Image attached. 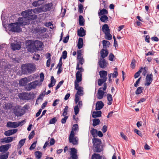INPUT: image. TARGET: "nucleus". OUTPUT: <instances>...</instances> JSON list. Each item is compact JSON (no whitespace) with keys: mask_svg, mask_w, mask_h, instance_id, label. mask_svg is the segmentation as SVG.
I'll list each match as a JSON object with an SVG mask.
<instances>
[{"mask_svg":"<svg viewBox=\"0 0 159 159\" xmlns=\"http://www.w3.org/2000/svg\"><path fill=\"white\" fill-rule=\"evenodd\" d=\"M32 12H33L32 9L31 10L29 9L23 11L21 14L23 16V17L19 18L18 21L28 22V23L27 24H29L30 20L32 19L33 18H35V15H31Z\"/></svg>","mask_w":159,"mask_h":159,"instance_id":"1","label":"nucleus"},{"mask_svg":"<svg viewBox=\"0 0 159 159\" xmlns=\"http://www.w3.org/2000/svg\"><path fill=\"white\" fill-rule=\"evenodd\" d=\"M26 45L28 50L30 52H32L33 50V44L37 50H41L42 48L43 43L40 41L35 40L34 43L31 40H28L26 41Z\"/></svg>","mask_w":159,"mask_h":159,"instance_id":"2","label":"nucleus"},{"mask_svg":"<svg viewBox=\"0 0 159 159\" xmlns=\"http://www.w3.org/2000/svg\"><path fill=\"white\" fill-rule=\"evenodd\" d=\"M28 23V22L18 21V22L9 24L8 27L10 31L13 32H19L21 31L20 27L27 25Z\"/></svg>","mask_w":159,"mask_h":159,"instance_id":"3","label":"nucleus"},{"mask_svg":"<svg viewBox=\"0 0 159 159\" xmlns=\"http://www.w3.org/2000/svg\"><path fill=\"white\" fill-rule=\"evenodd\" d=\"M22 69L24 74L31 73L36 68L35 65L33 64L28 63L23 64L21 66Z\"/></svg>","mask_w":159,"mask_h":159,"instance_id":"4","label":"nucleus"},{"mask_svg":"<svg viewBox=\"0 0 159 159\" xmlns=\"http://www.w3.org/2000/svg\"><path fill=\"white\" fill-rule=\"evenodd\" d=\"M75 89L77 90V93L75 95V102L76 103H77L80 100V96L83 95V88L82 87L79 86V84L76 82L75 83Z\"/></svg>","mask_w":159,"mask_h":159,"instance_id":"5","label":"nucleus"},{"mask_svg":"<svg viewBox=\"0 0 159 159\" xmlns=\"http://www.w3.org/2000/svg\"><path fill=\"white\" fill-rule=\"evenodd\" d=\"M17 39V38L15 37H11L10 39V40L12 43L11 44V47L13 50H19L21 47L20 43L16 41Z\"/></svg>","mask_w":159,"mask_h":159,"instance_id":"6","label":"nucleus"},{"mask_svg":"<svg viewBox=\"0 0 159 159\" xmlns=\"http://www.w3.org/2000/svg\"><path fill=\"white\" fill-rule=\"evenodd\" d=\"M102 31L105 34L106 39L108 40L112 39V36L110 34V30L107 24H105L102 26Z\"/></svg>","mask_w":159,"mask_h":159,"instance_id":"7","label":"nucleus"},{"mask_svg":"<svg viewBox=\"0 0 159 159\" xmlns=\"http://www.w3.org/2000/svg\"><path fill=\"white\" fill-rule=\"evenodd\" d=\"M107 84L104 83L103 84V87L100 88L98 90L97 93V98L99 99H102L104 97L105 93H106L105 91L107 89Z\"/></svg>","mask_w":159,"mask_h":159,"instance_id":"8","label":"nucleus"},{"mask_svg":"<svg viewBox=\"0 0 159 159\" xmlns=\"http://www.w3.org/2000/svg\"><path fill=\"white\" fill-rule=\"evenodd\" d=\"M25 122V121L24 120L20 122H12L9 121L7 123V126L10 128H16L20 125H22Z\"/></svg>","mask_w":159,"mask_h":159,"instance_id":"9","label":"nucleus"},{"mask_svg":"<svg viewBox=\"0 0 159 159\" xmlns=\"http://www.w3.org/2000/svg\"><path fill=\"white\" fill-rule=\"evenodd\" d=\"M12 109L14 114L16 116H20L24 114V113L22 112L23 110L19 105H16Z\"/></svg>","mask_w":159,"mask_h":159,"instance_id":"10","label":"nucleus"},{"mask_svg":"<svg viewBox=\"0 0 159 159\" xmlns=\"http://www.w3.org/2000/svg\"><path fill=\"white\" fill-rule=\"evenodd\" d=\"M75 134L70 133L69 137V141L70 143H72L74 145H76L78 144V139L75 136Z\"/></svg>","mask_w":159,"mask_h":159,"instance_id":"11","label":"nucleus"},{"mask_svg":"<svg viewBox=\"0 0 159 159\" xmlns=\"http://www.w3.org/2000/svg\"><path fill=\"white\" fill-rule=\"evenodd\" d=\"M153 80V75L152 74L147 75L145 79V82L144 84L145 86H149Z\"/></svg>","mask_w":159,"mask_h":159,"instance_id":"12","label":"nucleus"},{"mask_svg":"<svg viewBox=\"0 0 159 159\" xmlns=\"http://www.w3.org/2000/svg\"><path fill=\"white\" fill-rule=\"evenodd\" d=\"M39 84V82L38 81L36 80L34 82H32L30 83L28 85L29 90H31L32 89H35L36 86Z\"/></svg>","mask_w":159,"mask_h":159,"instance_id":"13","label":"nucleus"},{"mask_svg":"<svg viewBox=\"0 0 159 159\" xmlns=\"http://www.w3.org/2000/svg\"><path fill=\"white\" fill-rule=\"evenodd\" d=\"M11 146V144H7L5 145H2L0 146V152L5 153L7 152Z\"/></svg>","mask_w":159,"mask_h":159,"instance_id":"14","label":"nucleus"},{"mask_svg":"<svg viewBox=\"0 0 159 159\" xmlns=\"http://www.w3.org/2000/svg\"><path fill=\"white\" fill-rule=\"evenodd\" d=\"M71 152L70 154L71 157L72 159H78V157L77 154V150L75 148H70Z\"/></svg>","mask_w":159,"mask_h":159,"instance_id":"15","label":"nucleus"},{"mask_svg":"<svg viewBox=\"0 0 159 159\" xmlns=\"http://www.w3.org/2000/svg\"><path fill=\"white\" fill-rule=\"evenodd\" d=\"M30 80L27 78H24L19 81V84L21 86H25L26 85L27 83L30 82Z\"/></svg>","mask_w":159,"mask_h":159,"instance_id":"16","label":"nucleus"},{"mask_svg":"<svg viewBox=\"0 0 159 159\" xmlns=\"http://www.w3.org/2000/svg\"><path fill=\"white\" fill-rule=\"evenodd\" d=\"M53 4L51 2L45 4L43 6V9L44 10V12H46L47 11H50L51 9V7L52 6Z\"/></svg>","mask_w":159,"mask_h":159,"instance_id":"17","label":"nucleus"},{"mask_svg":"<svg viewBox=\"0 0 159 159\" xmlns=\"http://www.w3.org/2000/svg\"><path fill=\"white\" fill-rule=\"evenodd\" d=\"M82 74L80 71H77L76 74V80L75 81V82L78 84L82 80Z\"/></svg>","mask_w":159,"mask_h":159,"instance_id":"18","label":"nucleus"},{"mask_svg":"<svg viewBox=\"0 0 159 159\" xmlns=\"http://www.w3.org/2000/svg\"><path fill=\"white\" fill-rule=\"evenodd\" d=\"M20 97L22 96V98L29 100L31 99V95L30 93H23L20 94Z\"/></svg>","mask_w":159,"mask_h":159,"instance_id":"19","label":"nucleus"},{"mask_svg":"<svg viewBox=\"0 0 159 159\" xmlns=\"http://www.w3.org/2000/svg\"><path fill=\"white\" fill-rule=\"evenodd\" d=\"M99 65L100 67L102 68L106 67L107 65V62L105 61L104 59L101 58L98 62Z\"/></svg>","mask_w":159,"mask_h":159,"instance_id":"20","label":"nucleus"},{"mask_svg":"<svg viewBox=\"0 0 159 159\" xmlns=\"http://www.w3.org/2000/svg\"><path fill=\"white\" fill-rule=\"evenodd\" d=\"M17 131V129L9 130L5 131L4 133V134L6 136H9L16 133Z\"/></svg>","mask_w":159,"mask_h":159,"instance_id":"21","label":"nucleus"},{"mask_svg":"<svg viewBox=\"0 0 159 159\" xmlns=\"http://www.w3.org/2000/svg\"><path fill=\"white\" fill-rule=\"evenodd\" d=\"M99 75H100V77L102 79H105L106 80L107 79V72L105 70L100 71L99 72Z\"/></svg>","mask_w":159,"mask_h":159,"instance_id":"22","label":"nucleus"},{"mask_svg":"<svg viewBox=\"0 0 159 159\" xmlns=\"http://www.w3.org/2000/svg\"><path fill=\"white\" fill-rule=\"evenodd\" d=\"M104 104L102 101L98 102L96 104V110H100L102 109L104 106Z\"/></svg>","mask_w":159,"mask_h":159,"instance_id":"23","label":"nucleus"},{"mask_svg":"<svg viewBox=\"0 0 159 159\" xmlns=\"http://www.w3.org/2000/svg\"><path fill=\"white\" fill-rule=\"evenodd\" d=\"M77 34L80 37H83L85 35V31L83 27H81L80 30H78Z\"/></svg>","mask_w":159,"mask_h":159,"instance_id":"24","label":"nucleus"},{"mask_svg":"<svg viewBox=\"0 0 159 159\" xmlns=\"http://www.w3.org/2000/svg\"><path fill=\"white\" fill-rule=\"evenodd\" d=\"M32 11L34 13L44 12L43 6L39 7H37L34 9H32Z\"/></svg>","mask_w":159,"mask_h":159,"instance_id":"25","label":"nucleus"},{"mask_svg":"<svg viewBox=\"0 0 159 159\" xmlns=\"http://www.w3.org/2000/svg\"><path fill=\"white\" fill-rule=\"evenodd\" d=\"M93 146L98 145L101 144V141L100 139L94 138L92 139Z\"/></svg>","mask_w":159,"mask_h":159,"instance_id":"26","label":"nucleus"},{"mask_svg":"<svg viewBox=\"0 0 159 159\" xmlns=\"http://www.w3.org/2000/svg\"><path fill=\"white\" fill-rule=\"evenodd\" d=\"M79 130L78 126L77 124L74 125L72 127V130L70 133L75 134L76 132H78Z\"/></svg>","mask_w":159,"mask_h":159,"instance_id":"27","label":"nucleus"},{"mask_svg":"<svg viewBox=\"0 0 159 159\" xmlns=\"http://www.w3.org/2000/svg\"><path fill=\"white\" fill-rule=\"evenodd\" d=\"M107 98L108 101L107 104L110 105L112 104L113 101L112 96L110 94H107Z\"/></svg>","mask_w":159,"mask_h":159,"instance_id":"28","label":"nucleus"},{"mask_svg":"<svg viewBox=\"0 0 159 159\" xmlns=\"http://www.w3.org/2000/svg\"><path fill=\"white\" fill-rule=\"evenodd\" d=\"M108 53V52L105 49H102L100 52L102 58L104 59V58L106 57Z\"/></svg>","mask_w":159,"mask_h":159,"instance_id":"29","label":"nucleus"},{"mask_svg":"<svg viewBox=\"0 0 159 159\" xmlns=\"http://www.w3.org/2000/svg\"><path fill=\"white\" fill-rule=\"evenodd\" d=\"M102 112L101 111H99L93 112L92 117L93 118H96L101 116Z\"/></svg>","mask_w":159,"mask_h":159,"instance_id":"30","label":"nucleus"},{"mask_svg":"<svg viewBox=\"0 0 159 159\" xmlns=\"http://www.w3.org/2000/svg\"><path fill=\"white\" fill-rule=\"evenodd\" d=\"M108 12L107 11L106 9H102L100 10L98 12V15L99 16L106 15L107 14Z\"/></svg>","mask_w":159,"mask_h":159,"instance_id":"31","label":"nucleus"},{"mask_svg":"<svg viewBox=\"0 0 159 159\" xmlns=\"http://www.w3.org/2000/svg\"><path fill=\"white\" fill-rule=\"evenodd\" d=\"M83 45V39L82 38H79L77 44L78 48L79 49L82 48Z\"/></svg>","mask_w":159,"mask_h":159,"instance_id":"32","label":"nucleus"},{"mask_svg":"<svg viewBox=\"0 0 159 159\" xmlns=\"http://www.w3.org/2000/svg\"><path fill=\"white\" fill-rule=\"evenodd\" d=\"M148 68L147 67H145L143 68L141 67V69H140V70H141V73L142 72V75H143L144 76H145L146 74L148 72Z\"/></svg>","mask_w":159,"mask_h":159,"instance_id":"33","label":"nucleus"},{"mask_svg":"<svg viewBox=\"0 0 159 159\" xmlns=\"http://www.w3.org/2000/svg\"><path fill=\"white\" fill-rule=\"evenodd\" d=\"M100 20L103 22H106L108 20L107 16L106 15L102 16L100 18Z\"/></svg>","mask_w":159,"mask_h":159,"instance_id":"34","label":"nucleus"},{"mask_svg":"<svg viewBox=\"0 0 159 159\" xmlns=\"http://www.w3.org/2000/svg\"><path fill=\"white\" fill-rule=\"evenodd\" d=\"M79 24L80 25L83 26L84 25V20L81 15L79 16Z\"/></svg>","mask_w":159,"mask_h":159,"instance_id":"35","label":"nucleus"},{"mask_svg":"<svg viewBox=\"0 0 159 159\" xmlns=\"http://www.w3.org/2000/svg\"><path fill=\"white\" fill-rule=\"evenodd\" d=\"M90 132L93 137H95L97 136V131L96 129L93 128L90 131Z\"/></svg>","mask_w":159,"mask_h":159,"instance_id":"36","label":"nucleus"},{"mask_svg":"<svg viewBox=\"0 0 159 159\" xmlns=\"http://www.w3.org/2000/svg\"><path fill=\"white\" fill-rule=\"evenodd\" d=\"M102 44L103 48H106L109 47L110 43L108 41L103 40L102 41Z\"/></svg>","mask_w":159,"mask_h":159,"instance_id":"37","label":"nucleus"},{"mask_svg":"<svg viewBox=\"0 0 159 159\" xmlns=\"http://www.w3.org/2000/svg\"><path fill=\"white\" fill-rule=\"evenodd\" d=\"M9 152H6L5 154L0 155V159H7L8 157Z\"/></svg>","mask_w":159,"mask_h":159,"instance_id":"38","label":"nucleus"},{"mask_svg":"<svg viewBox=\"0 0 159 159\" xmlns=\"http://www.w3.org/2000/svg\"><path fill=\"white\" fill-rule=\"evenodd\" d=\"M25 141V139H21L19 142L18 147L19 148H20L24 144Z\"/></svg>","mask_w":159,"mask_h":159,"instance_id":"39","label":"nucleus"},{"mask_svg":"<svg viewBox=\"0 0 159 159\" xmlns=\"http://www.w3.org/2000/svg\"><path fill=\"white\" fill-rule=\"evenodd\" d=\"M35 155L36 157L38 159H40L41 158L42 153L40 151H36L35 152Z\"/></svg>","mask_w":159,"mask_h":159,"instance_id":"40","label":"nucleus"},{"mask_svg":"<svg viewBox=\"0 0 159 159\" xmlns=\"http://www.w3.org/2000/svg\"><path fill=\"white\" fill-rule=\"evenodd\" d=\"M93 126H95L98 125L100 122V120L98 119L95 118L93 120Z\"/></svg>","mask_w":159,"mask_h":159,"instance_id":"41","label":"nucleus"},{"mask_svg":"<svg viewBox=\"0 0 159 159\" xmlns=\"http://www.w3.org/2000/svg\"><path fill=\"white\" fill-rule=\"evenodd\" d=\"M95 151L97 152H100L102 151L101 145L94 146Z\"/></svg>","mask_w":159,"mask_h":159,"instance_id":"42","label":"nucleus"},{"mask_svg":"<svg viewBox=\"0 0 159 159\" xmlns=\"http://www.w3.org/2000/svg\"><path fill=\"white\" fill-rule=\"evenodd\" d=\"M101 157L99 154L95 153L93 155L92 157V159H101Z\"/></svg>","mask_w":159,"mask_h":159,"instance_id":"43","label":"nucleus"},{"mask_svg":"<svg viewBox=\"0 0 159 159\" xmlns=\"http://www.w3.org/2000/svg\"><path fill=\"white\" fill-rule=\"evenodd\" d=\"M40 0L35 1L32 3V5L34 7H37L41 5L40 3Z\"/></svg>","mask_w":159,"mask_h":159,"instance_id":"44","label":"nucleus"},{"mask_svg":"<svg viewBox=\"0 0 159 159\" xmlns=\"http://www.w3.org/2000/svg\"><path fill=\"white\" fill-rule=\"evenodd\" d=\"M12 107V104L10 103H8L6 104L4 107V109L6 110L10 109Z\"/></svg>","mask_w":159,"mask_h":159,"instance_id":"45","label":"nucleus"},{"mask_svg":"<svg viewBox=\"0 0 159 159\" xmlns=\"http://www.w3.org/2000/svg\"><path fill=\"white\" fill-rule=\"evenodd\" d=\"M143 89V88L141 87H138L135 91V93L136 94H139L142 92V91Z\"/></svg>","mask_w":159,"mask_h":159,"instance_id":"46","label":"nucleus"},{"mask_svg":"<svg viewBox=\"0 0 159 159\" xmlns=\"http://www.w3.org/2000/svg\"><path fill=\"white\" fill-rule=\"evenodd\" d=\"M106 81V80L105 79H98V85L100 86H101L104 82Z\"/></svg>","mask_w":159,"mask_h":159,"instance_id":"47","label":"nucleus"},{"mask_svg":"<svg viewBox=\"0 0 159 159\" xmlns=\"http://www.w3.org/2000/svg\"><path fill=\"white\" fill-rule=\"evenodd\" d=\"M80 65L79 63H77L76 69L78 70V71H80V73L83 72L84 70L82 68V66L79 67Z\"/></svg>","mask_w":159,"mask_h":159,"instance_id":"48","label":"nucleus"},{"mask_svg":"<svg viewBox=\"0 0 159 159\" xmlns=\"http://www.w3.org/2000/svg\"><path fill=\"white\" fill-rule=\"evenodd\" d=\"M78 10L80 13H82L83 11V6L81 4H80L78 5Z\"/></svg>","mask_w":159,"mask_h":159,"instance_id":"49","label":"nucleus"},{"mask_svg":"<svg viewBox=\"0 0 159 159\" xmlns=\"http://www.w3.org/2000/svg\"><path fill=\"white\" fill-rule=\"evenodd\" d=\"M68 108V107L67 106H66L64 110V111L62 114V116H66L67 114V110Z\"/></svg>","mask_w":159,"mask_h":159,"instance_id":"50","label":"nucleus"},{"mask_svg":"<svg viewBox=\"0 0 159 159\" xmlns=\"http://www.w3.org/2000/svg\"><path fill=\"white\" fill-rule=\"evenodd\" d=\"M79 107H78V105L75 106L74 108V110L75 115H77L79 113Z\"/></svg>","mask_w":159,"mask_h":159,"instance_id":"51","label":"nucleus"},{"mask_svg":"<svg viewBox=\"0 0 159 159\" xmlns=\"http://www.w3.org/2000/svg\"><path fill=\"white\" fill-rule=\"evenodd\" d=\"M81 50H80L78 52L77 59L78 60L83 58L82 54L81 53Z\"/></svg>","mask_w":159,"mask_h":159,"instance_id":"52","label":"nucleus"},{"mask_svg":"<svg viewBox=\"0 0 159 159\" xmlns=\"http://www.w3.org/2000/svg\"><path fill=\"white\" fill-rule=\"evenodd\" d=\"M48 54L49 55V58L47 61L46 63V66L47 67H49L50 66V64L51 58L50 57V53H48Z\"/></svg>","mask_w":159,"mask_h":159,"instance_id":"53","label":"nucleus"},{"mask_svg":"<svg viewBox=\"0 0 159 159\" xmlns=\"http://www.w3.org/2000/svg\"><path fill=\"white\" fill-rule=\"evenodd\" d=\"M37 143V141H35V142L33 143L31 145L30 147V150H33L35 148L36 146V144Z\"/></svg>","mask_w":159,"mask_h":159,"instance_id":"54","label":"nucleus"},{"mask_svg":"<svg viewBox=\"0 0 159 159\" xmlns=\"http://www.w3.org/2000/svg\"><path fill=\"white\" fill-rule=\"evenodd\" d=\"M63 82L64 81L63 80H62L60 81L56 87V90H57L58 89H59L61 87V86Z\"/></svg>","mask_w":159,"mask_h":159,"instance_id":"55","label":"nucleus"},{"mask_svg":"<svg viewBox=\"0 0 159 159\" xmlns=\"http://www.w3.org/2000/svg\"><path fill=\"white\" fill-rule=\"evenodd\" d=\"M134 131L135 133H136L139 135L140 136H142V133L139 130H138L136 129H134Z\"/></svg>","mask_w":159,"mask_h":159,"instance_id":"56","label":"nucleus"},{"mask_svg":"<svg viewBox=\"0 0 159 159\" xmlns=\"http://www.w3.org/2000/svg\"><path fill=\"white\" fill-rule=\"evenodd\" d=\"M57 121V119L55 117H54L51 119L49 122L50 124H54Z\"/></svg>","mask_w":159,"mask_h":159,"instance_id":"57","label":"nucleus"},{"mask_svg":"<svg viewBox=\"0 0 159 159\" xmlns=\"http://www.w3.org/2000/svg\"><path fill=\"white\" fill-rule=\"evenodd\" d=\"M67 52L66 51H64L62 52V57L64 59H65L67 57Z\"/></svg>","mask_w":159,"mask_h":159,"instance_id":"58","label":"nucleus"},{"mask_svg":"<svg viewBox=\"0 0 159 159\" xmlns=\"http://www.w3.org/2000/svg\"><path fill=\"white\" fill-rule=\"evenodd\" d=\"M135 61L134 60H132L131 64V67L133 69H134L135 66Z\"/></svg>","mask_w":159,"mask_h":159,"instance_id":"59","label":"nucleus"},{"mask_svg":"<svg viewBox=\"0 0 159 159\" xmlns=\"http://www.w3.org/2000/svg\"><path fill=\"white\" fill-rule=\"evenodd\" d=\"M39 55L38 54H35L34 55V57H33V58L34 59L36 60H38L39 59Z\"/></svg>","mask_w":159,"mask_h":159,"instance_id":"60","label":"nucleus"},{"mask_svg":"<svg viewBox=\"0 0 159 159\" xmlns=\"http://www.w3.org/2000/svg\"><path fill=\"white\" fill-rule=\"evenodd\" d=\"M140 73H141V70H139V71L137 72L134 75V77L135 78H137L140 75Z\"/></svg>","mask_w":159,"mask_h":159,"instance_id":"61","label":"nucleus"},{"mask_svg":"<svg viewBox=\"0 0 159 159\" xmlns=\"http://www.w3.org/2000/svg\"><path fill=\"white\" fill-rule=\"evenodd\" d=\"M7 143H9L11 142L13 140V138L12 137H9L6 138Z\"/></svg>","mask_w":159,"mask_h":159,"instance_id":"62","label":"nucleus"},{"mask_svg":"<svg viewBox=\"0 0 159 159\" xmlns=\"http://www.w3.org/2000/svg\"><path fill=\"white\" fill-rule=\"evenodd\" d=\"M141 79V77H140L136 81L135 83L134 84V86L137 87L138 85L140 82V81Z\"/></svg>","mask_w":159,"mask_h":159,"instance_id":"63","label":"nucleus"},{"mask_svg":"<svg viewBox=\"0 0 159 159\" xmlns=\"http://www.w3.org/2000/svg\"><path fill=\"white\" fill-rule=\"evenodd\" d=\"M68 118V116H65L61 120V122L62 124H64L66 123V120Z\"/></svg>","mask_w":159,"mask_h":159,"instance_id":"64","label":"nucleus"}]
</instances>
